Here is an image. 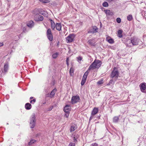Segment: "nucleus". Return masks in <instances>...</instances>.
<instances>
[{
  "label": "nucleus",
  "mask_w": 146,
  "mask_h": 146,
  "mask_svg": "<svg viewBox=\"0 0 146 146\" xmlns=\"http://www.w3.org/2000/svg\"><path fill=\"white\" fill-rule=\"evenodd\" d=\"M33 98V97H31L30 98V99H32Z\"/></svg>",
  "instance_id": "obj_47"
},
{
  "label": "nucleus",
  "mask_w": 146,
  "mask_h": 146,
  "mask_svg": "<svg viewBox=\"0 0 146 146\" xmlns=\"http://www.w3.org/2000/svg\"><path fill=\"white\" fill-rule=\"evenodd\" d=\"M105 13L106 14V16H112L113 15V13L112 12L110 11V10L107 9L104 11Z\"/></svg>",
  "instance_id": "obj_9"
},
{
  "label": "nucleus",
  "mask_w": 146,
  "mask_h": 146,
  "mask_svg": "<svg viewBox=\"0 0 146 146\" xmlns=\"http://www.w3.org/2000/svg\"><path fill=\"white\" fill-rule=\"evenodd\" d=\"M66 64L67 66H69V63L68 62H66Z\"/></svg>",
  "instance_id": "obj_43"
},
{
  "label": "nucleus",
  "mask_w": 146,
  "mask_h": 146,
  "mask_svg": "<svg viewBox=\"0 0 146 146\" xmlns=\"http://www.w3.org/2000/svg\"><path fill=\"white\" fill-rule=\"evenodd\" d=\"M70 74L71 75H72L73 74V69L72 68H70Z\"/></svg>",
  "instance_id": "obj_33"
},
{
  "label": "nucleus",
  "mask_w": 146,
  "mask_h": 146,
  "mask_svg": "<svg viewBox=\"0 0 146 146\" xmlns=\"http://www.w3.org/2000/svg\"><path fill=\"white\" fill-rule=\"evenodd\" d=\"M91 31H88V33H94L98 32V28L96 26H93Z\"/></svg>",
  "instance_id": "obj_8"
},
{
  "label": "nucleus",
  "mask_w": 146,
  "mask_h": 146,
  "mask_svg": "<svg viewBox=\"0 0 146 146\" xmlns=\"http://www.w3.org/2000/svg\"><path fill=\"white\" fill-rule=\"evenodd\" d=\"M69 112H65L64 117L66 118L68 117L69 115Z\"/></svg>",
  "instance_id": "obj_31"
},
{
  "label": "nucleus",
  "mask_w": 146,
  "mask_h": 146,
  "mask_svg": "<svg viewBox=\"0 0 146 146\" xmlns=\"http://www.w3.org/2000/svg\"><path fill=\"white\" fill-rule=\"evenodd\" d=\"M140 88L141 91L143 92L146 89L145 85L144 83H142L141 84Z\"/></svg>",
  "instance_id": "obj_13"
},
{
  "label": "nucleus",
  "mask_w": 146,
  "mask_h": 146,
  "mask_svg": "<svg viewBox=\"0 0 146 146\" xmlns=\"http://www.w3.org/2000/svg\"><path fill=\"white\" fill-rule=\"evenodd\" d=\"M75 37L74 35L73 34H71L67 36L66 38V40L68 43L71 42H72Z\"/></svg>",
  "instance_id": "obj_5"
},
{
  "label": "nucleus",
  "mask_w": 146,
  "mask_h": 146,
  "mask_svg": "<svg viewBox=\"0 0 146 146\" xmlns=\"http://www.w3.org/2000/svg\"><path fill=\"white\" fill-rule=\"evenodd\" d=\"M70 107L69 105H66L64 107V110L65 112H69L70 110Z\"/></svg>",
  "instance_id": "obj_11"
},
{
  "label": "nucleus",
  "mask_w": 146,
  "mask_h": 146,
  "mask_svg": "<svg viewBox=\"0 0 146 146\" xmlns=\"http://www.w3.org/2000/svg\"><path fill=\"white\" fill-rule=\"evenodd\" d=\"M108 41L109 42V43H111V44L113 43L114 42V41H113V40L111 38H110V39H109Z\"/></svg>",
  "instance_id": "obj_30"
},
{
  "label": "nucleus",
  "mask_w": 146,
  "mask_h": 146,
  "mask_svg": "<svg viewBox=\"0 0 146 146\" xmlns=\"http://www.w3.org/2000/svg\"><path fill=\"white\" fill-rule=\"evenodd\" d=\"M116 21L118 23H120L121 22V19L120 18H117L116 19Z\"/></svg>",
  "instance_id": "obj_34"
},
{
  "label": "nucleus",
  "mask_w": 146,
  "mask_h": 146,
  "mask_svg": "<svg viewBox=\"0 0 146 146\" xmlns=\"http://www.w3.org/2000/svg\"><path fill=\"white\" fill-rule=\"evenodd\" d=\"M132 19V17L131 15H129L127 17V19L129 21H131Z\"/></svg>",
  "instance_id": "obj_26"
},
{
  "label": "nucleus",
  "mask_w": 146,
  "mask_h": 146,
  "mask_svg": "<svg viewBox=\"0 0 146 146\" xmlns=\"http://www.w3.org/2000/svg\"><path fill=\"white\" fill-rule=\"evenodd\" d=\"M101 62L99 60H95L90 66L88 70H93L98 68L101 65Z\"/></svg>",
  "instance_id": "obj_1"
},
{
  "label": "nucleus",
  "mask_w": 146,
  "mask_h": 146,
  "mask_svg": "<svg viewBox=\"0 0 146 146\" xmlns=\"http://www.w3.org/2000/svg\"><path fill=\"white\" fill-rule=\"evenodd\" d=\"M58 53H56L55 54H53L52 55V56L53 58H56L57 56H58Z\"/></svg>",
  "instance_id": "obj_32"
},
{
  "label": "nucleus",
  "mask_w": 146,
  "mask_h": 146,
  "mask_svg": "<svg viewBox=\"0 0 146 146\" xmlns=\"http://www.w3.org/2000/svg\"><path fill=\"white\" fill-rule=\"evenodd\" d=\"M77 58L78 60H79L81 61V60H82V58L80 56H79V57H78Z\"/></svg>",
  "instance_id": "obj_37"
},
{
  "label": "nucleus",
  "mask_w": 146,
  "mask_h": 146,
  "mask_svg": "<svg viewBox=\"0 0 146 146\" xmlns=\"http://www.w3.org/2000/svg\"><path fill=\"white\" fill-rule=\"evenodd\" d=\"M51 34H52L51 32V30L50 29H48L47 31L46 34L47 35H48Z\"/></svg>",
  "instance_id": "obj_29"
},
{
  "label": "nucleus",
  "mask_w": 146,
  "mask_h": 146,
  "mask_svg": "<svg viewBox=\"0 0 146 146\" xmlns=\"http://www.w3.org/2000/svg\"><path fill=\"white\" fill-rule=\"evenodd\" d=\"M92 146H97L98 144L96 143L92 144Z\"/></svg>",
  "instance_id": "obj_38"
},
{
  "label": "nucleus",
  "mask_w": 146,
  "mask_h": 146,
  "mask_svg": "<svg viewBox=\"0 0 146 146\" xmlns=\"http://www.w3.org/2000/svg\"><path fill=\"white\" fill-rule=\"evenodd\" d=\"M50 20L51 21V28L53 30H54L55 29V27H56V26L55 25V24L54 22L53 21H52V20Z\"/></svg>",
  "instance_id": "obj_21"
},
{
  "label": "nucleus",
  "mask_w": 146,
  "mask_h": 146,
  "mask_svg": "<svg viewBox=\"0 0 146 146\" xmlns=\"http://www.w3.org/2000/svg\"><path fill=\"white\" fill-rule=\"evenodd\" d=\"M35 19L37 21H42L43 19V17L42 16L39 14H36L35 16Z\"/></svg>",
  "instance_id": "obj_7"
},
{
  "label": "nucleus",
  "mask_w": 146,
  "mask_h": 146,
  "mask_svg": "<svg viewBox=\"0 0 146 146\" xmlns=\"http://www.w3.org/2000/svg\"><path fill=\"white\" fill-rule=\"evenodd\" d=\"M80 100L79 96H75L72 97L71 100V102L72 104H74L78 102Z\"/></svg>",
  "instance_id": "obj_6"
},
{
  "label": "nucleus",
  "mask_w": 146,
  "mask_h": 146,
  "mask_svg": "<svg viewBox=\"0 0 146 146\" xmlns=\"http://www.w3.org/2000/svg\"><path fill=\"white\" fill-rule=\"evenodd\" d=\"M47 36L48 39L50 41H51L52 40L53 37L52 34L47 35Z\"/></svg>",
  "instance_id": "obj_22"
},
{
  "label": "nucleus",
  "mask_w": 146,
  "mask_h": 146,
  "mask_svg": "<svg viewBox=\"0 0 146 146\" xmlns=\"http://www.w3.org/2000/svg\"><path fill=\"white\" fill-rule=\"evenodd\" d=\"M98 111V109L96 108H95L92 111L91 115H94L96 114Z\"/></svg>",
  "instance_id": "obj_14"
},
{
  "label": "nucleus",
  "mask_w": 146,
  "mask_h": 146,
  "mask_svg": "<svg viewBox=\"0 0 146 146\" xmlns=\"http://www.w3.org/2000/svg\"><path fill=\"white\" fill-rule=\"evenodd\" d=\"M119 117H114L113 119V121L114 122H117L118 119H119Z\"/></svg>",
  "instance_id": "obj_24"
},
{
  "label": "nucleus",
  "mask_w": 146,
  "mask_h": 146,
  "mask_svg": "<svg viewBox=\"0 0 146 146\" xmlns=\"http://www.w3.org/2000/svg\"><path fill=\"white\" fill-rule=\"evenodd\" d=\"M119 72L116 68H114L111 75V77L117 79L119 76Z\"/></svg>",
  "instance_id": "obj_3"
},
{
  "label": "nucleus",
  "mask_w": 146,
  "mask_h": 146,
  "mask_svg": "<svg viewBox=\"0 0 146 146\" xmlns=\"http://www.w3.org/2000/svg\"><path fill=\"white\" fill-rule=\"evenodd\" d=\"M26 30V29L25 28H23V31H24L25 30Z\"/></svg>",
  "instance_id": "obj_46"
},
{
  "label": "nucleus",
  "mask_w": 146,
  "mask_h": 146,
  "mask_svg": "<svg viewBox=\"0 0 146 146\" xmlns=\"http://www.w3.org/2000/svg\"><path fill=\"white\" fill-rule=\"evenodd\" d=\"M34 23L33 21H29L27 24V26L31 28L34 26Z\"/></svg>",
  "instance_id": "obj_15"
},
{
  "label": "nucleus",
  "mask_w": 146,
  "mask_h": 146,
  "mask_svg": "<svg viewBox=\"0 0 146 146\" xmlns=\"http://www.w3.org/2000/svg\"><path fill=\"white\" fill-rule=\"evenodd\" d=\"M122 31L121 30H119L117 32V35L120 38L122 37Z\"/></svg>",
  "instance_id": "obj_20"
},
{
  "label": "nucleus",
  "mask_w": 146,
  "mask_h": 146,
  "mask_svg": "<svg viewBox=\"0 0 146 146\" xmlns=\"http://www.w3.org/2000/svg\"><path fill=\"white\" fill-rule=\"evenodd\" d=\"M110 84H111L110 83V82H109L108 84H107V85H110Z\"/></svg>",
  "instance_id": "obj_44"
},
{
  "label": "nucleus",
  "mask_w": 146,
  "mask_h": 146,
  "mask_svg": "<svg viewBox=\"0 0 146 146\" xmlns=\"http://www.w3.org/2000/svg\"><path fill=\"white\" fill-rule=\"evenodd\" d=\"M36 121L35 114L33 113L31 116L30 120V126L31 128H34L35 127Z\"/></svg>",
  "instance_id": "obj_2"
},
{
  "label": "nucleus",
  "mask_w": 146,
  "mask_h": 146,
  "mask_svg": "<svg viewBox=\"0 0 146 146\" xmlns=\"http://www.w3.org/2000/svg\"><path fill=\"white\" fill-rule=\"evenodd\" d=\"M39 1L43 3H48L50 2L49 0H39Z\"/></svg>",
  "instance_id": "obj_28"
},
{
  "label": "nucleus",
  "mask_w": 146,
  "mask_h": 146,
  "mask_svg": "<svg viewBox=\"0 0 146 146\" xmlns=\"http://www.w3.org/2000/svg\"><path fill=\"white\" fill-rule=\"evenodd\" d=\"M109 82L111 84H113L114 83V81L113 80H111Z\"/></svg>",
  "instance_id": "obj_35"
},
{
  "label": "nucleus",
  "mask_w": 146,
  "mask_h": 146,
  "mask_svg": "<svg viewBox=\"0 0 146 146\" xmlns=\"http://www.w3.org/2000/svg\"><path fill=\"white\" fill-rule=\"evenodd\" d=\"M75 143H70L69 144V146H74Z\"/></svg>",
  "instance_id": "obj_36"
},
{
  "label": "nucleus",
  "mask_w": 146,
  "mask_h": 146,
  "mask_svg": "<svg viewBox=\"0 0 146 146\" xmlns=\"http://www.w3.org/2000/svg\"><path fill=\"white\" fill-rule=\"evenodd\" d=\"M35 99H34L33 100H31V101H30V103H32V102H35Z\"/></svg>",
  "instance_id": "obj_39"
},
{
  "label": "nucleus",
  "mask_w": 146,
  "mask_h": 146,
  "mask_svg": "<svg viewBox=\"0 0 146 146\" xmlns=\"http://www.w3.org/2000/svg\"><path fill=\"white\" fill-rule=\"evenodd\" d=\"M104 83L103 80L102 79H101L99 81L97 82V84L98 85H101L103 84Z\"/></svg>",
  "instance_id": "obj_23"
},
{
  "label": "nucleus",
  "mask_w": 146,
  "mask_h": 146,
  "mask_svg": "<svg viewBox=\"0 0 146 146\" xmlns=\"http://www.w3.org/2000/svg\"><path fill=\"white\" fill-rule=\"evenodd\" d=\"M130 42H131L132 44L133 45H136L138 44V42L137 39L135 38H133L131 40Z\"/></svg>",
  "instance_id": "obj_10"
},
{
  "label": "nucleus",
  "mask_w": 146,
  "mask_h": 146,
  "mask_svg": "<svg viewBox=\"0 0 146 146\" xmlns=\"http://www.w3.org/2000/svg\"><path fill=\"white\" fill-rule=\"evenodd\" d=\"M77 128L76 125L75 124H74L72 125L70 129V132L74 131Z\"/></svg>",
  "instance_id": "obj_12"
},
{
  "label": "nucleus",
  "mask_w": 146,
  "mask_h": 146,
  "mask_svg": "<svg viewBox=\"0 0 146 146\" xmlns=\"http://www.w3.org/2000/svg\"><path fill=\"white\" fill-rule=\"evenodd\" d=\"M103 6L104 7H108V4L107 2H104L103 3Z\"/></svg>",
  "instance_id": "obj_25"
},
{
  "label": "nucleus",
  "mask_w": 146,
  "mask_h": 146,
  "mask_svg": "<svg viewBox=\"0 0 146 146\" xmlns=\"http://www.w3.org/2000/svg\"><path fill=\"white\" fill-rule=\"evenodd\" d=\"M74 142L76 141V137L75 136L74 137Z\"/></svg>",
  "instance_id": "obj_40"
},
{
  "label": "nucleus",
  "mask_w": 146,
  "mask_h": 146,
  "mask_svg": "<svg viewBox=\"0 0 146 146\" xmlns=\"http://www.w3.org/2000/svg\"><path fill=\"white\" fill-rule=\"evenodd\" d=\"M25 108L27 110H30L31 107V105L29 103H27L25 105Z\"/></svg>",
  "instance_id": "obj_17"
},
{
  "label": "nucleus",
  "mask_w": 146,
  "mask_h": 146,
  "mask_svg": "<svg viewBox=\"0 0 146 146\" xmlns=\"http://www.w3.org/2000/svg\"><path fill=\"white\" fill-rule=\"evenodd\" d=\"M56 91V88H55L54 89V90L51 92L50 96V97H52L54 96Z\"/></svg>",
  "instance_id": "obj_19"
},
{
  "label": "nucleus",
  "mask_w": 146,
  "mask_h": 146,
  "mask_svg": "<svg viewBox=\"0 0 146 146\" xmlns=\"http://www.w3.org/2000/svg\"><path fill=\"white\" fill-rule=\"evenodd\" d=\"M88 73V72L87 71L84 74L81 82L82 86L84 85L85 83Z\"/></svg>",
  "instance_id": "obj_4"
},
{
  "label": "nucleus",
  "mask_w": 146,
  "mask_h": 146,
  "mask_svg": "<svg viewBox=\"0 0 146 146\" xmlns=\"http://www.w3.org/2000/svg\"><path fill=\"white\" fill-rule=\"evenodd\" d=\"M8 68V64L7 63H6L5 64L4 66V70L5 72H7Z\"/></svg>",
  "instance_id": "obj_18"
},
{
  "label": "nucleus",
  "mask_w": 146,
  "mask_h": 146,
  "mask_svg": "<svg viewBox=\"0 0 146 146\" xmlns=\"http://www.w3.org/2000/svg\"><path fill=\"white\" fill-rule=\"evenodd\" d=\"M69 58L68 57L67 58L66 62H69Z\"/></svg>",
  "instance_id": "obj_41"
},
{
  "label": "nucleus",
  "mask_w": 146,
  "mask_h": 146,
  "mask_svg": "<svg viewBox=\"0 0 146 146\" xmlns=\"http://www.w3.org/2000/svg\"><path fill=\"white\" fill-rule=\"evenodd\" d=\"M61 25L60 23H56V29L58 31H60L61 29Z\"/></svg>",
  "instance_id": "obj_16"
},
{
  "label": "nucleus",
  "mask_w": 146,
  "mask_h": 146,
  "mask_svg": "<svg viewBox=\"0 0 146 146\" xmlns=\"http://www.w3.org/2000/svg\"><path fill=\"white\" fill-rule=\"evenodd\" d=\"M3 45V43L0 42V46H2Z\"/></svg>",
  "instance_id": "obj_42"
},
{
  "label": "nucleus",
  "mask_w": 146,
  "mask_h": 146,
  "mask_svg": "<svg viewBox=\"0 0 146 146\" xmlns=\"http://www.w3.org/2000/svg\"><path fill=\"white\" fill-rule=\"evenodd\" d=\"M36 142V141L34 140H32L29 142V145H31L34 143Z\"/></svg>",
  "instance_id": "obj_27"
},
{
  "label": "nucleus",
  "mask_w": 146,
  "mask_h": 146,
  "mask_svg": "<svg viewBox=\"0 0 146 146\" xmlns=\"http://www.w3.org/2000/svg\"><path fill=\"white\" fill-rule=\"evenodd\" d=\"M92 116H91L90 118V120L91 119H92Z\"/></svg>",
  "instance_id": "obj_45"
}]
</instances>
